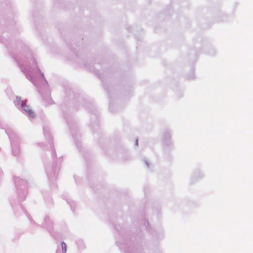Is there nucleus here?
Here are the masks:
<instances>
[{"instance_id": "f257e3e1", "label": "nucleus", "mask_w": 253, "mask_h": 253, "mask_svg": "<svg viewBox=\"0 0 253 253\" xmlns=\"http://www.w3.org/2000/svg\"><path fill=\"white\" fill-rule=\"evenodd\" d=\"M61 248L63 253H65L67 250L66 245L64 242L61 243Z\"/></svg>"}, {"instance_id": "f03ea898", "label": "nucleus", "mask_w": 253, "mask_h": 253, "mask_svg": "<svg viewBox=\"0 0 253 253\" xmlns=\"http://www.w3.org/2000/svg\"><path fill=\"white\" fill-rule=\"evenodd\" d=\"M27 113L30 117L34 118L35 117V113L31 109L28 110Z\"/></svg>"}, {"instance_id": "7ed1b4c3", "label": "nucleus", "mask_w": 253, "mask_h": 253, "mask_svg": "<svg viewBox=\"0 0 253 253\" xmlns=\"http://www.w3.org/2000/svg\"><path fill=\"white\" fill-rule=\"evenodd\" d=\"M22 108L24 109V110L25 112H27L28 110H30V108L29 106L26 105L25 104H24L22 105Z\"/></svg>"}]
</instances>
